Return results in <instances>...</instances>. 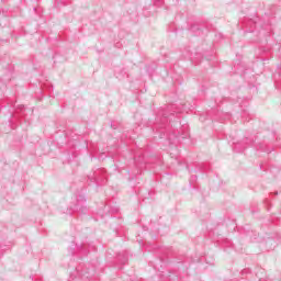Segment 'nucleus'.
<instances>
[{
    "mask_svg": "<svg viewBox=\"0 0 281 281\" xmlns=\"http://www.w3.org/2000/svg\"><path fill=\"white\" fill-rule=\"evenodd\" d=\"M111 127H112V128H115V126H113V123H111Z\"/></svg>",
    "mask_w": 281,
    "mask_h": 281,
    "instance_id": "0eeeda50",
    "label": "nucleus"
},
{
    "mask_svg": "<svg viewBox=\"0 0 281 281\" xmlns=\"http://www.w3.org/2000/svg\"><path fill=\"white\" fill-rule=\"evenodd\" d=\"M74 211L78 212V214H87V200H77Z\"/></svg>",
    "mask_w": 281,
    "mask_h": 281,
    "instance_id": "f257e3e1",
    "label": "nucleus"
},
{
    "mask_svg": "<svg viewBox=\"0 0 281 281\" xmlns=\"http://www.w3.org/2000/svg\"><path fill=\"white\" fill-rule=\"evenodd\" d=\"M126 263V258H124V260H123V265H125Z\"/></svg>",
    "mask_w": 281,
    "mask_h": 281,
    "instance_id": "423d86ee",
    "label": "nucleus"
},
{
    "mask_svg": "<svg viewBox=\"0 0 281 281\" xmlns=\"http://www.w3.org/2000/svg\"><path fill=\"white\" fill-rule=\"evenodd\" d=\"M191 181H196V176H192Z\"/></svg>",
    "mask_w": 281,
    "mask_h": 281,
    "instance_id": "20e7f679",
    "label": "nucleus"
},
{
    "mask_svg": "<svg viewBox=\"0 0 281 281\" xmlns=\"http://www.w3.org/2000/svg\"><path fill=\"white\" fill-rule=\"evenodd\" d=\"M164 3V0H155L154 4L159 8Z\"/></svg>",
    "mask_w": 281,
    "mask_h": 281,
    "instance_id": "7ed1b4c3",
    "label": "nucleus"
},
{
    "mask_svg": "<svg viewBox=\"0 0 281 281\" xmlns=\"http://www.w3.org/2000/svg\"><path fill=\"white\" fill-rule=\"evenodd\" d=\"M100 172H101V170H99V171H97V172H94V178H92L93 179V181H94V183H97V186H102L104 182H102L101 180H100Z\"/></svg>",
    "mask_w": 281,
    "mask_h": 281,
    "instance_id": "f03ea898",
    "label": "nucleus"
},
{
    "mask_svg": "<svg viewBox=\"0 0 281 281\" xmlns=\"http://www.w3.org/2000/svg\"><path fill=\"white\" fill-rule=\"evenodd\" d=\"M164 115V120H168V115L167 114H162Z\"/></svg>",
    "mask_w": 281,
    "mask_h": 281,
    "instance_id": "39448f33",
    "label": "nucleus"
},
{
    "mask_svg": "<svg viewBox=\"0 0 281 281\" xmlns=\"http://www.w3.org/2000/svg\"><path fill=\"white\" fill-rule=\"evenodd\" d=\"M276 195H278V192H274Z\"/></svg>",
    "mask_w": 281,
    "mask_h": 281,
    "instance_id": "6e6552de",
    "label": "nucleus"
}]
</instances>
